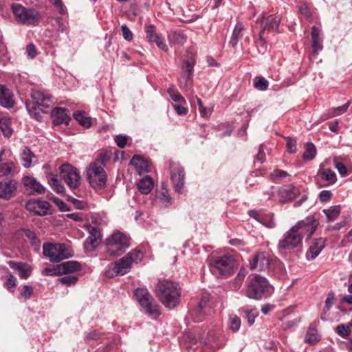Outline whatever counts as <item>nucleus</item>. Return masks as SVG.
<instances>
[{
	"instance_id": "nucleus-27",
	"label": "nucleus",
	"mask_w": 352,
	"mask_h": 352,
	"mask_svg": "<svg viewBox=\"0 0 352 352\" xmlns=\"http://www.w3.org/2000/svg\"><path fill=\"white\" fill-rule=\"evenodd\" d=\"M130 164L135 168L140 175L149 171L148 161L138 155H134L131 160Z\"/></svg>"
},
{
	"instance_id": "nucleus-18",
	"label": "nucleus",
	"mask_w": 352,
	"mask_h": 352,
	"mask_svg": "<svg viewBox=\"0 0 352 352\" xmlns=\"http://www.w3.org/2000/svg\"><path fill=\"white\" fill-rule=\"evenodd\" d=\"M17 183L14 179L0 182V198L8 200L14 197L16 192Z\"/></svg>"
},
{
	"instance_id": "nucleus-11",
	"label": "nucleus",
	"mask_w": 352,
	"mask_h": 352,
	"mask_svg": "<svg viewBox=\"0 0 352 352\" xmlns=\"http://www.w3.org/2000/svg\"><path fill=\"white\" fill-rule=\"evenodd\" d=\"M12 11L16 19L23 24L34 23L38 19L36 11L28 9L19 3H13L12 5Z\"/></svg>"
},
{
	"instance_id": "nucleus-32",
	"label": "nucleus",
	"mask_w": 352,
	"mask_h": 352,
	"mask_svg": "<svg viewBox=\"0 0 352 352\" xmlns=\"http://www.w3.org/2000/svg\"><path fill=\"white\" fill-rule=\"evenodd\" d=\"M322 212L325 214L327 221H334L340 214L341 207L340 205L332 206L329 208L324 209Z\"/></svg>"
},
{
	"instance_id": "nucleus-6",
	"label": "nucleus",
	"mask_w": 352,
	"mask_h": 352,
	"mask_svg": "<svg viewBox=\"0 0 352 352\" xmlns=\"http://www.w3.org/2000/svg\"><path fill=\"white\" fill-rule=\"evenodd\" d=\"M104 167V160L100 157L91 163L87 170L89 184L95 189L100 190L106 186L107 177Z\"/></svg>"
},
{
	"instance_id": "nucleus-16",
	"label": "nucleus",
	"mask_w": 352,
	"mask_h": 352,
	"mask_svg": "<svg viewBox=\"0 0 352 352\" xmlns=\"http://www.w3.org/2000/svg\"><path fill=\"white\" fill-rule=\"evenodd\" d=\"M271 262L272 259L268 253L260 252L250 260V267L251 270L258 269L263 271L270 267Z\"/></svg>"
},
{
	"instance_id": "nucleus-8",
	"label": "nucleus",
	"mask_w": 352,
	"mask_h": 352,
	"mask_svg": "<svg viewBox=\"0 0 352 352\" xmlns=\"http://www.w3.org/2000/svg\"><path fill=\"white\" fill-rule=\"evenodd\" d=\"M135 296L137 301L144 308L147 314L154 319L160 316L161 313L159 305L155 301L146 289L137 288L135 291Z\"/></svg>"
},
{
	"instance_id": "nucleus-31",
	"label": "nucleus",
	"mask_w": 352,
	"mask_h": 352,
	"mask_svg": "<svg viewBox=\"0 0 352 352\" xmlns=\"http://www.w3.org/2000/svg\"><path fill=\"white\" fill-rule=\"evenodd\" d=\"M244 30V25L241 21H238L233 30L230 44L233 47H236L239 38L242 37V32Z\"/></svg>"
},
{
	"instance_id": "nucleus-64",
	"label": "nucleus",
	"mask_w": 352,
	"mask_h": 352,
	"mask_svg": "<svg viewBox=\"0 0 352 352\" xmlns=\"http://www.w3.org/2000/svg\"><path fill=\"white\" fill-rule=\"evenodd\" d=\"M265 154L264 151V146L263 144L260 145L258 148V152L256 155V160L263 163L265 160Z\"/></svg>"
},
{
	"instance_id": "nucleus-48",
	"label": "nucleus",
	"mask_w": 352,
	"mask_h": 352,
	"mask_svg": "<svg viewBox=\"0 0 352 352\" xmlns=\"http://www.w3.org/2000/svg\"><path fill=\"white\" fill-rule=\"evenodd\" d=\"M264 30H260L258 38L255 41L260 52L264 53L266 51L265 41L263 36Z\"/></svg>"
},
{
	"instance_id": "nucleus-60",
	"label": "nucleus",
	"mask_w": 352,
	"mask_h": 352,
	"mask_svg": "<svg viewBox=\"0 0 352 352\" xmlns=\"http://www.w3.org/2000/svg\"><path fill=\"white\" fill-rule=\"evenodd\" d=\"M159 199L165 206H168L170 202V197L166 192H160Z\"/></svg>"
},
{
	"instance_id": "nucleus-22",
	"label": "nucleus",
	"mask_w": 352,
	"mask_h": 352,
	"mask_svg": "<svg viewBox=\"0 0 352 352\" xmlns=\"http://www.w3.org/2000/svg\"><path fill=\"white\" fill-rule=\"evenodd\" d=\"M52 116L54 124H68L70 120V118L66 113L65 109L61 107L54 108L52 110Z\"/></svg>"
},
{
	"instance_id": "nucleus-51",
	"label": "nucleus",
	"mask_w": 352,
	"mask_h": 352,
	"mask_svg": "<svg viewBox=\"0 0 352 352\" xmlns=\"http://www.w3.org/2000/svg\"><path fill=\"white\" fill-rule=\"evenodd\" d=\"M42 274L44 276H58L61 274V271L59 270V265L56 267L50 268L46 267L43 270Z\"/></svg>"
},
{
	"instance_id": "nucleus-19",
	"label": "nucleus",
	"mask_w": 352,
	"mask_h": 352,
	"mask_svg": "<svg viewBox=\"0 0 352 352\" xmlns=\"http://www.w3.org/2000/svg\"><path fill=\"white\" fill-rule=\"evenodd\" d=\"M14 104L12 91L6 85L0 84V105L5 108H11Z\"/></svg>"
},
{
	"instance_id": "nucleus-7",
	"label": "nucleus",
	"mask_w": 352,
	"mask_h": 352,
	"mask_svg": "<svg viewBox=\"0 0 352 352\" xmlns=\"http://www.w3.org/2000/svg\"><path fill=\"white\" fill-rule=\"evenodd\" d=\"M105 246L109 256H120L129 248V238L124 233L116 231L105 239Z\"/></svg>"
},
{
	"instance_id": "nucleus-28",
	"label": "nucleus",
	"mask_w": 352,
	"mask_h": 352,
	"mask_svg": "<svg viewBox=\"0 0 352 352\" xmlns=\"http://www.w3.org/2000/svg\"><path fill=\"white\" fill-rule=\"evenodd\" d=\"M153 180L150 176H145L142 178L138 184L139 191L142 194L148 195L153 188Z\"/></svg>"
},
{
	"instance_id": "nucleus-26",
	"label": "nucleus",
	"mask_w": 352,
	"mask_h": 352,
	"mask_svg": "<svg viewBox=\"0 0 352 352\" xmlns=\"http://www.w3.org/2000/svg\"><path fill=\"white\" fill-rule=\"evenodd\" d=\"M82 265L80 263L76 261H69L62 263L59 265V270L62 274H70L80 271Z\"/></svg>"
},
{
	"instance_id": "nucleus-3",
	"label": "nucleus",
	"mask_w": 352,
	"mask_h": 352,
	"mask_svg": "<svg viewBox=\"0 0 352 352\" xmlns=\"http://www.w3.org/2000/svg\"><path fill=\"white\" fill-rule=\"evenodd\" d=\"M143 258V253L140 250H132L114 263L107 266L104 274L107 278H113L118 275L128 273L133 263H140Z\"/></svg>"
},
{
	"instance_id": "nucleus-21",
	"label": "nucleus",
	"mask_w": 352,
	"mask_h": 352,
	"mask_svg": "<svg viewBox=\"0 0 352 352\" xmlns=\"http://www.w3.org/2000/svg\"><path fill=\"white\" fill-rule=\"evenodd\" d=\"M311 40H312V49L314 56H317L319 52L323 49L322 38L321 37V31L316 26L311 28Z\"/></svg>"
},
{
	"instance_id": "nucleus-34",
	"label": "nucleus",
	"mask_w": 352,
	"mask_h": 352,
	"mask_svg": "<svg viewBox=\"0 0 352 352\" xmlns=\"http://www.w3.org/2000/svg\"><path fill=\"white\" fill-rule=\"evenodd\" d=\"M18 172L15 164L12 162H5L0 164V176L13 175Z\"/></svg>"
},
{
	"instance_id": "nucleus-40",
	"label": "nucleus",
	"mask_w": 352,
	"mask_h": 352,
	"mask_svg": "<svg viewBox=\"0 0 352 352\" xmlns=\"http://www.w3.org/2000/svg\"><path fill=\"white\" fill-rule=\"evenodd\" d=\"M169 41L174 44H184L186 41V36L181 32H174L168 36Z\"/></svg>"
},
{
	"instance_id": "nucleus-62",
	"label": "nucleus",
	"mask_w": 352,
	"mask_h": 352,
	"mask_svg": "<svg viewBox=\"0 0 352 352\" xmlns=\"http://www.w3.org/2000/svg\"><path fill=\"white\" fill-rule=\"evenodd\" d=\"M32 292L33 289L32 287L29 285H24L23 287V291L21 293V295L25 299H28L31 296Z\"/></svg>"
},
{
	"instance_id": "nucleus-14",
	"label": "nucleus",
	"mask_w": 352,
	"mask_h": 352,
	"mask_svg": "<svg viewBox=\"0 0 352 352\" xmlns=\"http://www.w3.org/2000/svg\"><path fill=\"white\" fill-rule=\"evenodd\" d=\"M31 97L36 109L43 113H47L53 104L51 96L43 91H34L31 94Z\"/></svg>"
},
{
	"instance_id": "nucleus-39",
	"label": "nucleus",
	"mask_w": 352,
	"mask_h": 352,
	"mask_svg": "<svg viewBox=\"0 0 352 352\" xmlns=\"http://www.w3.org/2000/svg\"><path fill=\"white\" fill-rule=\"evenodd\" d=\"M316 154V149L314 144L311 142L307 143L305 151L303 153L302 158L305 160H312Z\"/></svg>"
},
{
	"instance_id": "nucleus-58",
	"label": "nucleus",
	"mask_w": 352,
	"mask_h": 352,
	"mask_svg": "<svg viewBox=\"0 0 352 352\" xmlns=\"http://www.w3.org/2000/svg\"><path fill=\"white\" fill-rule=\"evenodd\" d=\"M50 2L58 9L60 14H64L65 13V10L61 0H50Z\"/></svg>"
},
{
	"instance_id": "nucleus-13",
	"label": "nucleus",
	"mask_w": 352,
	"mask_h": 352,
	"mask_svg": "<svg viewBox=\"0 0 352 352\" xmlns=\"http://www.w3.org/2000/svg\"><path fill=\"white\" fill-rule=\"evenodd\" d=\"M170 171L175 190L178 193H181L184 185V169L179 164L171 162L170 164Z\"/></svg>"
},
{
	"instance_id": "nucleus-53",
	"label": "nucleus",
	"mask_w": 352,
	"mask_h": 352,
	"mask_svg": "<svg viewBox=\"0 0 352 352\" xmlns=\"http://www.w3.org/2000/svg\"><path fill=\"white\" fill-rule=\"evenodd\" d=\"M296 140L289 137L287 138L286 146L287 151L290 153H294L296 152Z\"/></svg>"
},
{
	"instance_id": "nucleus-37",
	"label": "nucleus",
	"mask_w": 352,
	"mask_h": 352,
	"mask_svg": "<svg viewBox=\"0 0 352 352\" xmlns=\"http://www.w3.org/2000/svg\"><path fill=\"white\" fill-rule=\"evenodd\" d=\"M74 119L82 126L89 128L91 125V118L85 116V112L78 111L74 113Z\"/></svg>"
},
{
	"instance_id": "nucleus-9",
	"label": "nucleus",
	"mask_w": 352,
	"mask_h": 352,
	"mask_svg": "<svg viewBox=\"0 0 352 352\" xmlns=\"http://www.w3.org/2000/svg\"><path fill=\"white\" fill-rule=\"evenodd\" d=\"M270 289L267 280L260 275H255L250 281L246 296L250 298L260 300L268 295Z\"/></svg>"
},
{
	"instance_id": "nucleus-45",
	"label": "nucleus",
	"mask_w": 352,
	"mask_h": 352,
	"mask_svg": "<svg viewBox=\"0 0 352 352\" xmlns=\"http://www.w3.org/2000/svg\"><path fill=\"white\" fill-rule=\"evenodd\" d=\"M100 243H98V241H94L91 238H87L83 243V248L86 252H92L97 248Z\"/></svg>"
},
{
	"instance_id": "nucleus-12",
	"label": "nucleus",
	"mask_w": 352,
	"mask_h": 352,
	"mask_svg": "<svg viewBox=\"0 0 352 352\" xmlns=\"http://www.w3.org/2000/svg\"><path fill=\"white\" fill-rule=\"evenodd\" d=\"M195 65V58L192 54H190L184 60L182 65V76L180 79L181 87L186 89L190 85L191 78Z\"/></svg>"
},
{
	"instance_id": "nucleus-57",
	"label": "nucleus",
	"mask_w": 352,
	"mask_h": 352,
	"mask_svg": "<svg viewBox=\"0 0 352 352\" xmlns=\"http://www.w3.org/2000/svg\"><path fill=\"white\" fill-rule=\"evenodd\" d=\"M26 54L28 57L30 59H33L36 56V50L34 44L30 43L26 47Z\"/></svg>"
},
{
	"instance_id": "nucleus-2",
	"label": "nucleus",
	"mask_w": 352,
	"mask_h": 352,
	"mask_svg": "<svg viewBox=\"0 0 352 352\" xmlns=\"http://www.w3.org/2000/svg\"><path fill=\"white\" fill-rule=\"evenodd\" d=\"M155 292L161 302L167 308L175 307L180 300V288L174 282L160 280L155 288Z\"/></svg>"
},
{
	"instance_id": "nucleus-61",
	"label": "nucleus",
	"mask_w": 352,
	"mask_h": 352,
	"mask_svg": "<svg viewBox=\"0 0 352 352\" xmlns=\"http://www.w3.org/2000/svg\"><path fill=\"white\" fill-rule=\"evenodd\" d=\"M299 12L307 18L311 16V12L307 3H303L299 7Z\"/></svg>"
},
{
	"instance_id": "nucleus-63",
	"label": "nucleus",
	"mask_w": 352,
	"mask_h": 352,
	"mask_svg": "<svg viewBox=\"0 0 352 352\" xmlns=\"http://www.w3.org/2000/svg\"><path fill=\"white\" fill-rule=\"evenodd\" d=\"M336 168L338 173L343 177L347 175V168L346 166L342 162H337L336 164Z\"/></svg>"
},
{
	"instance_id": "nucleus-38",
	"label": "nucleus",
	"mask_w": 352,
	"mask_h": 352,
	"mask_svg": "<svg viewBox=\"0 0 352 352\" xmlns=\"http://www.w3.org/2000/svg\"><path fill=\"white\" fill-rule=\"evenodd\" d=\"M319 340L316 328L310 327L307 331L305 341L307 343L314 344Z\"/></svg>"
},
{
	"instance_id": "nucleus-17",
	"label": "nucleus",
	"mask_w": 352,
	"mask_h": 352,
	"mask_svg": "<svg viewBox=\"0 0 352 352\" xmlns=\"http://www.w3.org/2000/svg\"><path fill=\"white\" fill-rule=\"evenodd\" d=\"M22 183L30 195H41L45 192V188L32 176L23 177Z\"/></svg>"
},
{
	"instance_id": "nucleus-44",
	"label": "nucleus",
	"mask_w": 352,
	"mask_h": 352,
	"mask_svg": "<svg viewBox=\"0 0 352 352\" xmlns=\"http://www.w3.org/2000/svg\"><path fill=\"white\" fill-rule=\"evenodd\" d=\"M254 87L260 91H265L267 89L269 82L263 77H256L254 80Z\"/></svg>"
},
{
	"instance_id": "nucleus-25",
	"label": "nucleus",
	"mask_w": 352,
	"mask_h": 352,
	"mask_svg": "<svg viewBox=\"0 0 352 352\" xmlns=\"http://www.w3.org/2000/svg\"><path fill=\"white\" fill-rule=\"evenodd\" d=\"M8 265L12 269L18 272V274L21 278L25 279L31 274V269L25 263L9 261Z\"/></svg>"
},
{
	"instance_id": "nucleus-46",
	"label": "nucleus",
	"mask_w": 352,
	"mask_h": 352,
	"mask_svg": "<svg viewBox=\"0 0 352 352\" xmlns=\"http://www.w3.org/2000/svg\"><path fill=\"white\" fill-rule=\"evenodd\" d=\"M350 325L349 324H341L337 326L336 329V332L337 334H338L342 338H346L348 336L351 334V329H350Z\"/></svg>"
},
{
	"instance_id": "nucleus-42",
	"label": "nucleus",
	"mask_w": 352,
	"mask_h": 352,
	"mask_svg": "<svg viewBox=\"0 0 352 352\" xmlns=\"http://www.w3.org/2000/svg\"><path fill=\"white\" fill-rule=\"evenodd\" d=\"M292 190L293 189L290 187L284 188L279 190L278 192L281 201L286 202L294 199V196Z\"/></svg>"
},
{
	"instance_id": "nucleus-59",
	"label": "nucleus",
	"mask_w": 352,
	"mask_h": 352,
	"mask_svg": "<svg viewBox=\"0 0 352 352\" xmlns=\"http://www.w3.org/2000/svg\"><path fill=\"white\" fill-rule=\"evenodd\" d=\"M0 128L1 129L5 136L9 137L12 135V130L6 125L4 121H0Z\"/></svg>"
},
{
	"instance_id": "nucleus-29",
	"label": "nucleus",
	"mask_w": 352,
	"mask_h": 352,
	"mask_svg": "<svg viewBox=\"0 0 352 352\" xmlns=\"http://www.w3.org/2000/svg\"><path fill=\"white\" fill-rule=\"evenodd\" d=\"M208 297L204 296L201 299L197 307L195 310V312L197 314V318H195V322H198L202 320V317L204 316V315L208 313Z\"/></svg>"
},
{
	"instance_id": "nucleus-15",
	"label": "nucleus",
	"mask_w": 352,
	"mask_h": 352,
	"mask_svg": "<svg viewBox=\"0 0 352 352\" xmlns=\"http://www.w3.org/2000/svg\"><path fill=\"white\" fill-rule=\"evenodd\" d=\"M26 209L39 216L50 214V204L40 199H30L26 202Z\"/></svg>"
},
{
	"instance_id": "nucleus-5",
	"label": "nucleus",
	"mask_w": 352,
	"mask_h": 352,
	"mask_svg": "<svg viewBox=\"0 0 352 352\" xmlns=\"http://www.w3.org/2000/svg\"><path fill=\"white\" fill-rule=\"evenodd\" d=\"M43 254L52 263H59L73 256L74 252L68 245L60 243H45Z\"/></svg>"
},
{
	"instance_id": "nucleus-50",
	"label": "nucleus",
	"mask_w": 352,
	"mask_h": 352,
	"mask_svg": "<svg viewBox=\"0 0 352 352\" xmlns=\"http://www.w3.org/2000/svg\"><path fill=\"white\" fill-rule=\"evenodd\" d=\"M78 280L76 276H65L59 279L60 283L67 286L75 285Z\"/></svg>"
},
{
	"instance_id": "nucleus-33",
	"label": "nucleus",
	"mask_w": 352,
	"mask_h": 352,
	"mask_svg": "<svg viewBox=\"0 0 352 352\" xmlns=\"http://www.w3.org/2000/svg\"><path fill=\"white\" fill-rule=\"evenodd\" d=\"M324 248V240L323 239H316L314 244L309 248V254L311 259L316 258Z\"/></svg>"
},
{
	"instance_id": "nucleus-41",
	"label": "nucleus",
	"mask_w": 352,
	"mask_h": 352,
	"mask_svg": "<svg viewBox=\"0 0 352 352\" xmlns=\"http://www.w3.org/2000/svg\"><path fill=\"white\" fill-rule=\"evenodd\" d=\"M167 91L173 101L179 104H184L186 102L184 97L179 93L174 86L169 87Z\"/></svg>"
},
{
	"instance_id": "nucleus-52",
	"label": "nucleus",
	"mask_w": 352,
	"mask_h": 352,
	"mask_svg": "<svg viewBox=\"0 0 352 352\" xmlns=\"http://www.w3.org/2000/svg\"><path fill=\"white\" fill-rule=\"evenodd\" d=\"M245 314L249 324L252 325L254 322L255 318L258 315V311L256 309L245 310Z\"/></svg>"
},
{
	"instance_id": "nucleus-1",
	"label": "nucleus",
	"mask_w": 352,
	"mask_h": 352,
	"mask_svg": "<svg viewBox=\"0 0 352 352\" xmlns=\"http://www.w3.org/2000/svg\"><path fill=\"white\" fill-rule=\"evenodd\" d=\"M318 226V222L314 218H307V222L300 221L290 228L279 240L278 248L292 250L298 247L305 235L309 238Z\"/></svg>"
},
{
	"instance_id": "nucleus-49",
	"label": "nucleus",
	"mask_w": 352,
	"mask_h": 352,
	"mask_svg": "<svg viewBox=\"0 0 352 352\" xmlns=\"http://www.w3.org/2000/svg\"><path fill=\"white\" fill-rule=\"evenodd\" d=\"M148 41L151 43H155L159 48L164 51H167L168 48L166 45L164 43L163 39L158 34H156L155 36H153L152 38H150Z\"/></svg>"
},
{
	"instance_id": "nucleus-20",
	"label": "nucleus",
	"mask_w": 352,
	"mask_h": 352,
	"mask_svg": "<svg viewBox=\"0 0 352 352\" xmlns=\"http://www.w3.org/2000/svg\"><path fill=\"white\" fill-rule=\"evenodd\" d=\"M280 22V17L276 15H270L267 17H265L262 16L261 19V22H259V19L257 20L256 23L258 24L261 23V25L264 24V26L261 28V30H264V32L267 30H276L279 25Z\"/></svg>"
},
{
	"instance_id": "nucleus-23",
	"label": "nucleus",
	"mask_w": 352,
	"mask_h": 352,
	"mask_svg": "<svg viewBox=\"0 0 352 352\" xmlns=\"http://www.w3.org/2000/svg\"><path fill=\"white\" fill-rule=\"evenodd\" d=\"M250 214L266 228H274L276 226V223L274 219V214L272 213H268L260 216L256 212L251 211L250 212Z\"/></svg>"
},
{
	"instance_id": "nucleus-10",
	"label": "nucleus",
	"mask_w": 352,
	"mask_h": 352,
	"mask_svg": "<svg viewBox=\"0 0 352 352\" xmlns=\"http://www.w3.org/2000/svg\"><path fill=\"white\" fill-rule=\"evenodd\" d=\"M60 175L67 185L72 189L78 188L81 183V177L77 168L69 164L60 167Z\"/></svg>"
},
{
	"instance_id": "nucleus-47",
	"label": "nucleus",
	"mask_w": 352,
	"mask_h": 352,
	"mask_svg": "<svg viewBox=\"0 0 352 352\" xmlns=\"http://www.w3.org/2000/svg\"><path fill=\"white\" fill-rule=\"evenodd\" d=\"M24 232L25 236L31 241L32 245L35 247L36 250H38L40 246V241L36 237V234L30 230H26Z\"/></svg>"
},
{
	"instance_id": "nucleus-4",
	"label": "nucleus",
	"mask_w": 352,
	"mask_h": 352,
	"mask_svg": "<svg viewBox=\"0 0 352 352\" xmlns=\"http://www.w3.org/2000/svg\"><path fill=\"white\" fill-rule=\"evenodd\" d=\"M212 273L227 278L234 274L236 268L234 258L230 254L212 256L209 259Z\"/></svg>"
},
{
	"instance_id": "nucleus-43",
	"label": "nucleus",
	"mask_w": 352,
	"mask_h": 352,
	"mask_svg": "<svg viewBox=\"0 0 352 352\" xmlns=\"http://www.w3.org/2000/svg\"><path fill=\"white\" fill-rule=\"evenodd\" d=\"M241 319L236 315H230L229 318V329L233 332H236L241 327Z\"/></svg>"
},
{
	"instance_id": "nucleus-36",
	"label": "nucleus",
	"mask_w": 352,
	"mask_h": 352,
	"mask_svg": "<svg viewBox=\"0 0 352 352\" xmlns=\"http://www.w3.org/2000/svg\"><path fill=\"white\" fill-rule=\"evenodd\" d=\"M85 227L87 228V230L89 232V236L87 238H91L94 241H98V243L101 242L102 234L100 230L98 227L93 226L89 223L85 224Z\"/></svg>"
},
{
	"instance_id": "nucleus-30",
	"label": "nucleus",
	"mask_w": 352,
	"mask_h": 352,
	"mask_svg": "<svg viewBox=\"0 0 352 352\" xmlns=\"http://www.w3.org/2000/svg\"><path fill=\"white\" fill-rule=\"evenodd\" d=\"M48 184L52 188L54 191H55L58 194H63L65 192V188L64 186L61 184V182L58 179L57 176L56 175L50 174L47 177Z\"/></svg>"
},
{
	"instance_id": "nucleus-35",
	"label": "nucleus",
	"mask_w": 352,
	"mask_h": 352,
	"mask_svg": "<svg viewBox=\"0 0 352 352\" xmlns=\"http://www.w3.org/2000/svg\"><path fill=\"white\" fill-rule=\"evenodd\" d=\"M318 174L323 180L327 182L328 185L333 184L337 181L336 173L330 168L322 170L319 171Z\"/></svg>"
},
{
	"instance_id": "nucleus-56",
	"label": "nucleus",
	"mask_w": 352,
	"mask_h": 352,
	"mask_svg": "<svg viewBox=\"0 0 352 352\" xmlns=\"http://www.w3.org/2000/svg\"><path fill=\"white\" fill-rule=\"evenodd\" d=\"M332 192L330 190H323L319 194V199L321 202H327L331 199Z\"/></svg>"
},
{
	"instance_id": "nucleus-55",
	"label": "nucleus",
	"mask_w": 352,
	"mask_h": 352,
	"mask_svg": "<svg viewBox=\"0 0 352 352\" xmlns=\"http://www.w3.org/2000/svg\"><path fill=\"white\" fill-rule=\"evenodd\" d=\"M114 140L118 147L124 148L127 143L128 137L126 135H118L115 137Z\"/></svg>"
},
{
	"instance_id": "nucleus-24",
	"label": "nucleus",
	"mask_w": 352,
	"mask_h": 352,
	"mask_svg": "<svg viewBox=\"0 0 352 352\" xmlns=\"http://www.w3.org/2000/svg\"><path fill=\"white\" fill-rule=\"evenodd\" d=\"M21 160L25 168H30L36 163V155L28 147H23L20 153Z\"/></svg>"
},
{
	"instance_id": "nucleus-54",
	"label": "nucleus",
	"mask_w": 352,
	"mask_h": 352,
	"mask_svg": "<svg viewBox=\"0 0 352 352\" xmlns=\"http://www.w3.org/2000/svg\"><path fill=\"white\" fill-rule=\"evenodd\" d=\"M121 30L122 32L123 38L128 41H131L133 39V33L129 30L126 24H123L121 26Z\"/></svg>"
}]
</instances>
